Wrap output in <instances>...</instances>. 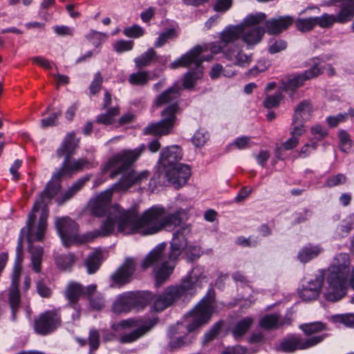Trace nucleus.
<instances>
[{"mask_svg": "<svg viewBox=\"0 0 354 354\" xmlns=\"http://www.w3.org/2000/svg\"><path fill=\"white\" fill-rule=\"evenodd\" d=\"M145 149L142 145L133 150H122L113 156L104 165L102 171L112 170L110 178H114L121 175L120 180L113 185L111 189H107L90 201L92 214L96 216L107 215L100 230L87 233L84 236L85 241H91L98 236L110 235L117 225L118 230L124 234L139 233L149 235L158 232L163 228L168 230L180 226L173 234L170 243L171 250L168 257L164 254L165 244H160L154 248L142 261L143 269L153 267L156 270V285L161 286L173 272L175 261L187 246V236L191 232V226L188 224L180 225L185 212L183 209L174 214L166 215L162 207H152L139 216L133 209H124L115 205L111 206L113 190H127L132 185L140 184L149 177V171L136 173L131 169L133 162L140 156Z\"/></svg>", "mask_w": 354, "mask_h": 354, "instance_id": "nucleus-1", "label": "nucleus"}, {"mask_svg": "<svg viewBox=\"0 0 354 354\" xmlns=\"http://www.w3.org/2000/svg\"><path fill=\"white\" fill-rule=\"evenodd\" d=\"M47 203H42L41 206L33 210L28 214L26 227L21 230L18 239L16 251H23V241L24 234L29 243L28 251L31 254V266L36 272L41 271V257L43 248L41 246H34V241H41L47 227V218L48 214Z\"/></svg>", "mask_w": 354, "mask_h": 354, "instance_id": "nucleus-2", "label": "nucleus"}, {"mask_svg": "<svg viewBox=\"0 0 354 354\" xmlns=\"http://www.w3.org/2000/svg\"><path fill=\"white\" fill-rule=\"evenodd\" d=\"M204 267L197 266L189 274L181 280L179 285L170 286L159 295H156L152 308L160 312L171 306L178 300L185 301L194 295L197 288H201V281L205 278Z\"/></svg>", "mask_w": 354, "mask_h": 354, "instance_id": "nucleus-3", "label": "nucleus"}, {"mask_svg": "<svg viewBox=\"0 0 354 354\" xmlns=\"http://www.w3.org/2000/svg\"><path fill=\"white\" fill-rule=\"evenodd\" d=\"M180 86L175 84L157 96L154 102L156 106L171 104L162 111L161 120L152 123L144 129L145 135L162 136L171 132L176 120V113L178 109V105L176 100L180 97Z\"/></svg>", "mask_w": 354, "mask_h": 354, "instance_id": "nucleus-4", "label": "nucleus"}, {"mask_svg": "<svg viewBox=\"0 0 354 354\" xmlns=\"http://www.w3.org/2000/svg\"><path fill=\"white\" fill-rule=\"evenodd\" d=\"M350 258L346 253L337 254L328 268L327 283L328 288L325 298L330 301H337L343 298L347 290Z\"/></svg>", "mask_w": 354, "mask_h": 354, "instance_id": "nucleus-5", "label": "nucleus"}, {"mask_svg": "<svg viewBox=\"0 0 354 354\" xmlns=\"http://www.w3.org/2000/svg\"><path fill=\"white\" fill-rule=\"evenodd\" d=\"M266 15L258 12L248 16L243 24L226 28L221 33V43L225 44L236 40L240 36L248 45H255L261 40L265 30L256 26L266 19Z\"/></svg>", "mask_w": 354, "mask_h": 354, "instance_id": "nucleus-6", "label": "nucleus"}, {"mask_svg": "<svg viewBox=\"0 0 354 354\" xmlns=\"http://www.w3.org/2000/svg\"><path fill=\"white\" fill-rule=\"evenodd\" d=\"M87 164H88V161L86 158L77 160L72 159L71 157L64 158L60 168L53 174L51 180L47 183L45 189L40 193L39 198L35 201L33 210L39 208L42 203H47L48 204L57 194L61 188L60 183L62 177L71 176L73 173L81 171Z\"/></svg>", "mask_w": 354, "mask_h": 354, "instance_id": "nucleus-7", "label": "nucleus"}, {"mask_svg": "<svg viewBox=\"0 0 354 354\" xmlns=\"http://www.w3.org/2000/svg\"><path fill=\"white\" fill-rule=\"evenodd\" d=\"M330 5L339 3V12L336 15L324 13L315 17L316 25L322 28H330L334 24H344L351 21L354 17V0H330Z\"/></svg>", "mask_w": 354, "mask_h": 354, "instance_id": "nucleus-8", "label": "nucleus"}, {"mask_svg": "<svg viewBox=\"0 0 354 354\" xmlns=\"http://www.w3.org/2000/svg\"><path fill=\"white\" fill-rule=\"evenodd\" d=\"M213 301L214 291L209 290L201 302L189 313V316L192 317L190 323L187 326L189 333L206 324L210 319Z\"/></svg>", "mask_w": 354, "mask_h": 354, "instance_id": "nucleus-9", "label": "nucleus"}, {"mask_svg": "<svg viewBox=\"0 0 354 354\" xmlns=\"http://www.w3.org/2000/svg\"><path fill=\"white\" fill-rule=\"evenodd\" d=\"M61 324L62 317L57 310H47L35 319L33 328L37 334L45 336L56 330Z\"/></svg>", "mask_w": 354, "mask_h": 354, "instance_id": "nucleus-10", "label": "nucleus"}, {"mask_svg": "<svg viewBox=\"0 0 354 354\" xmlns=\"http://www.w3.org/2000/svg\"><path fill=\"white\" fill-rule=\"evenodd\" d=\"M207 50L205 46L197 45L188 51L186 54L183 55L180 59H178L171 63L170 68L172 69L178 67H189L194 65L196 68L201 69V66L203 61L209 62L212 59V55L207 57L201 56V53Z\"/></svg>", "mask_w": 354, "mask_h": 354, "instance_id": "nucleus-11", "label": "nucleus"}, {"mask_svg": "<svg viewBox=\"0 0 354 354\" xmlns=\"http://www.w3.org/2000/svg\"><path fill=\"white\" fill-rule=\"evenodd\" d=\"M325 335H316L307 339L299 336H291L284 339L280 344L281 351L287 353L294 352L296 350H304L320 343Z\"/></svg>", "mask_w": 354, "mask_h": 354, "instance_id": "nucleus-12", "label": "nucleus"}, {"mask_svg": "<svg viewBox=\"0 0 354 354\" xmlns=\"http://www.w3.org/2000/svg\"><path fill=\"white\" fill-rule=\"evenodd\" d=\"M55 226L65 246L68 247L77 241L78 225L74 221L68 217L57 218Z\"/></svg>", "mask_w": 354, "mask_h": 354, "instance_id": "nucleus-13", "label": "nucleus"}, {"mask_svg": "<svg viewBox=\"0 0 354 354\" xmlns=\"http://www.w3.org/2000/svg\"><path fill=\"white\" fill-rule=\"evenodd\" d=\"M21 271V265H14L12 283L8 291V304L11 310V319L12 321L16 320V315L21 303L20 293L18 288Z\"/></svg>", "mask_w": 354, "mask_h": 354, "instance_id": "nucleus-14", "label": "nucleus"}, {"mask_svg": "<svg viewBox=\"0 0 354 354\" xmlns=\"http://www.w3.org/2000/svg\"><path fill=\"white\" fill-rule=\"evenodd\" d=\"M322 73V68L318 64L314 63L308 70L298 75L290 76L286 81H283V88L286 91H293L303 86L306 81L317 77Z\"/></svg>", "mask_w": 354, "mask_h": 354, "instance_id": "nucleus-15", "label": "nucleus"}, {"mask_svg": "<svg viewBox=\"0 0 354 354\" xmlns=\"http://www.w3.org/2000/svg\"><path fill=\"white\" fill-rule=\"evenodd\" d=\"M165 171L167 180L176 188L185 185L191 176L189 166L185 164L176 165Z\"/></svg>", "mask_w": 354, "mask_h": 354, "instance_id": "nucleus-16", "label": "nucleus"}, {"mask_svg": "<svg viewBox=\"0 0 354 354\" xmlns=\"http://www.w3.org/2000/svg\"><path fill=\"white\" fill-rule=\"evenodd\" d=\"M180 325L173 326L169 328L168 331V336L169 341L168 342L167 348L170 352H174L179 350L183 347L192 345L194 340L195 337L194 335L187 334L183 336L176 337L178 334Z\"/></svg>", "mask_w": 354, "mask_h": 354, "instance_id": "nucleus-17", "label": "nucleus"}, {"mask_svg": "<svg viewBox=\"0 0 354 354\" xmlns=\"http://www.w3.org/2000/svg\"><path fill=\"white\" fill-rule=\"evenodd\" d=\"M136 263L134 259L128 257L122 265L111 276L113 283L121 286L129 283L134 273Z\"/></svg>", "mask_w": 354, "mask_h": 354, "instance_id": "nucleus-18", "label": "nucleus"}, {"mask_svg": "<svg viewBox=\"0 0 354 354\" xmlns=\"http://www.w3.org/2000/svg\"><path fill=\"white\" fill-rule=\"evenodd\" d=\"M182 149L177 145L167 147L162 149L160 155L159 163L165 171L180 165L178 162L182 159Z\"/></svg>", "mask_w": 354, "mask_h": 354, "instance_id": "nucleus-19", "label": "nucleus"}, {"mask_svg": "<svg viewBox=\"0 0 354 354\" xmlns=\"http://www.w3.org/2000/svg\"><path fill=\"white\" fill-rule=\"evenodd\" d=\"M324 279V272L319 270L314 280H311L308 285L299 291L300 297L304 301H310L318 297Z\"/></svg>", "mask_w": 354, "mask_h": 354, "instance_id": "nucleus-20", "label": "nucleus"}, {"mask_svg": "<svg viewBox=\"0 0 354 354\" xmlns=\"http://www.w3.org/2000/svg\"><path fill=\"white\" fill-rule=\"evenodd\" d=\"M157 322L158 318L149 319L145 321L143 324L138 327L136 329L130 333H123L121 335L119 338V342L122 344H129L136 341L149 332L152 328L156 325Z\"/></svg>", "mask_w": 354, "mask_h": 354, "instance_id": "nucleus-21", "label": "nucleus"}, {"mask_svg": "<svg viewBox=\"0 0 354 354\" xmlns=\"http://www.w3.org/2000/svg\"><path fill=\"white\" fill-rule=\"evenodd\" d=\"M293 18L290 16H283L273 18L266 22V32L270 35H279L286 30L292 23Z\"/></svg>", "mask_w": 354, "mask_h": 354, "instance_id": "nucleus-22", "label": "nucleus"}, {"mask_svg": "<svg viewBox=\"0 0 354 354\" xmlns=\"http://www.w3.org/2000/svg\"><path fill=\"white\" fill-rule=\"evenodd\" d=\"M79 146V140L75 138L74 132H70L65 136L62 145L57 149V157L64 158L71 157L75 153Z\"/></svg>", "mask_w": 354, "mask_h": 354, "instance_id": "nucleus-23", "label": "nucleus"}, {"mask_svg": "<svg viewBox=\"0 0 354 354\" xmlns=\"http://www.w3.org/2000/svg\"><path fill=\"white\" fill-rule=\"evenodd\" d=\"M225 57L235 66L247 67L252 62V57L243 53L238 46H233L225 52Z\"/></svg>", "mask_w": 354, "mask_h": 354, "instance_id": "nucleus-24", "label": "nucleus"}, {"mask_svg": "<svg viewBox=\"0 0 354 354\" xmlns=\"http://www.w3.org/2000/svg\"><path fill=\"white\" fill-rule=\"evenodd\" d=\"M133 308L130 292L119 295L112 305V311L116 314L128 313Z\"/></svg>", "mask_w": 354, "mask_h": 354, "instance_id": "nucleus-25", "label": "nucleus"}, {"mask_svg": "<svg viewBox=\"0 0 354 354\" xmlns=\"http://www.w3.org/2000/svg\"><path fill=\"white\" fill-rule=\"evenodd\" d=\"M90 180L89 176H85L79 178L60 197L57 199L59 205H63L65 202L73 197V196L79 192Z\"/></svg>", "mask_w": 354, "mask_h": 354, "instance_id": "nucleus-26", "label": "nucleus"}, {"mask_svg": "<svg viewBox=\"0 0 354 354\" xmlns=\"http://www.w3.org/2000/svg\"><path fill=\"white\" fill-rule=\"evenodd\" d=\"M313 107L309 100H304L298 104L295 109L293 118L303 122L308 121L312 115Z\"/></svg>", "mask_w": 354, "mask_h": 354, "instance_id": "nucleus-27", "label": "nucleus"}, {"mask_svg": "<svg viewBox=\"0 0 354 354\" xmlns=\"http://www.w3.org/2000/svg\"><path fill=\"white\" fill-rule=\"evenodd\" d=\"M323 252L319 245H308L302 248L298 253L297 258L302 263H307L316 258Z\"/></svg>", "mask_w": 354, "mask_h": 354, "instance_id": "nucleus-28", "label": "nucleus"}, {"mask_svg": "<svg viewBox=\"0 0 354 354\" xmlns=\"http://www.w3.org/2000/svg\"><path fill=\"white\" fill-rule=\"evenodd\" d=\"M130 293L133 308H144L151 301L154 303L156 296L149 292H130Z\"/></svg>", "mask_w": 354, "mask_h": 354, "instance_id": "nucleus-29", "label": "nucleus"}, {"mask_svg": "<svg viewBox=\"0 0 354 354\" xmlns=\"http://www.w3.org/2000/svg\"><path fill=\"white\" fill-rule=\"evenodd\" d=\"M102 257V253L99 251H95L88 255L85 261V266L88 274H93L99 269Z\"/></svg>", "mask_w": 354, "mask_h": 354, "instance_id": "nucleus-30", "label": "nucleus"}, {"mask_svg": "<svg viewBox=\"0 0 354 354\" xmlns=\"http://www.w3.org/2000/svg\"><path fill=\"white\" fill-rule=\"evenodd\" d=\"M157 58L158 55L156 52L153 48H150L147 50V51L134 59L136 67L138 68L146 67L150 65L153 59Z\"/></svg>", "mask_w": 354, "mask_h": 354, "instance_id": "nucleus-31", "label": "nucleus"}, {"mask_svg": "<svg viewBox=\"0 0 354 354\" xmlns=\"http://www.w3.org/2000/svg\"><path fill=\"white\" fill-rule=\"evenodd\" d=\"M253 322L251 317H245L238 322L232 330V334L235 338L241 337L246 333Z\"/></svg>", "mask_w": 354, "mask_h": 354, "instance_id": "nucleus-32", "label": "nucleus"}, {"mask_svg": "<svg viewBox=\"0 0 354 354\" xmlns=\"http://www.w3.org/2000/svg\"><path fill=\"white\" fill-rule=\"evenodd\" d=\"M82 294H83V288L77 283H70L66 291V297L71 303H75Z\"/></svg>", "mask_w": 354, "mask_h": 354, "instance_id": "nucleus-33", "label": "nucleus"}, {"mask_svg": "<svg viewBox=\"0 0 354 354\" xmlns=\"http://www.w3.org/2000/svg\"><path fill=\"white\" fill-rule=\"evenodd\" d=\"M281 324L282 322L277 314L267 315L262 317L259 322L260 326L266 329L274 328Z\"/></svg>", "mask_w": 354, "mask_h": 354, "instance_id": "nucleus-34", "label": "nucleus"}, {"mask_svg": "<svg viewBox=\"0 0 354 354\" xmlns=\"http://www.w3.org/2000/svg\"><path fill=\"white\" fill-rule=\"evenodd\" d=\"M55 261L59 269L67 270L74 265L75 257L71 253L60 255L56 258Z\"/></svg>", "mask_w": 354, "mask_h": 354, "instance_id": "nucleus-35", "label": "nucleus"}, {"mask_svg": "<svg viewBox=\"0 0 354 354\" xmlns=\"http://www.w3.org/2000/svg\"><path fill=\"white\" fill-rule=\"evenodd\" d=\"M202 69L196 68L195 71H188L185 75L183 81V87L191 88L194 87L195 81L202 76Z\"/></svg>", "mask_w": 354, "mask_h": 354, "instance_id": "nucleus-36", "label": "nucleus"}, {"mask_svg": "<svg viewBox=\"0 0 354 354\" xmlns=\"http://www.w3.org/2000/svg\"><path fill=\"white\" fill-rule=\"evenodd\" d=\"M119 114V109L118 107H113L103 114L99 115L96 118V122L105 125H109L113 123V118Z\"/></svg>", "mask_w": 354, "mask_h": 354, "instance_id": "nucleus-37", "label": "nucleus"}, {"mask_svg": "<svg viewBox=\"0 0 354 354\" xmlns=\"http://www.w3.org/2000/svg\"><path fill=\"white\" fill-rule=\"evenodd\" d=\"M295 26L301 32H308L311 30L316 26V20L315 17H309L306 19H297L295 21Z\"/></svg>", "mask_w": 354, "mask_h": 354, "instance_id": "nucleus-38", "label": "nucleus"}, {"mask_svg": "<svg viewBox=\"0 0 354 354\" xmlns=\"http://www.w3.org/2000/svg\"><path fill=\"white\" fill-rule=\"evenodd\" d=\"M178 37V33L174 28H169L167 31L162 32L154 44L155 47H162L168 39H174Z\"/></svg>", "mask_w": 354, "mask_h": 354, "instance_id": "nucleus-39", "label": "nucleus"}, {"mask_svg": "<svg viewBox=\"0 0 354 354\" xmlns=\"http://www.w3.org/2000/svg\"><path fill=\"white\" fill-rule=\"evenodd\" d=\"M149 80L147 71H140L130 75L129 82L133 85H144Z\"/></svg>", "mask_w": 354, "mask_h": 354, "instance_id": "nucleus-40", "label": "nucleus"}, {"mask_svg": "<svg viewBox=\"0 0 354 354\" xmlns=\"http://www.w3.org/2000/svg\"><path fill=\"white\" fill-rule=\"evenodd\" d=\"M325 326L322 322H314L309 324H304L300 326V328L307 335H311L314 333L323 330Z\"/></svg>", "mask_w": 354, "mask_h": 354, "instance_id": "nucleus-41", "label": "nucleus"}, {"mask_svg": "<svg viewBox=\"0 0 354 354\" xmlns=\"http://www.w3.org/2000/svg\"><path fill=\"white\" fill-rule=\"evenodd\" d=\"M335 323H342L346 326L354 327V314L336 315L332 317Z\"/></svg>", "mask_w": 354, "mask_h": 354, "instance_id": "nucleus-42", "label": "nucleus"}, {"mask_svg": "<svg viewBox=\"0 0 354 354\" xmlns=\"http://www.w3.org/2000/svg\"><path fill=\"white\" fill-rule=\"evenodd\" d=\"M346 182V177L342 174L331 176L328 177L325 182L324 185L328 187H333L339 185H343Z\"/></svg>", "mask_w": 354, "mask_h": 354, "instance_id": "nucleus-43", "label": "nucleus"}, {"mask_svg": "<svg viewBox=\"0 0 354 354\" xmlns=\"http://www.w3.org/2000/svg\"><path fill=\"white\" fill-rule=\"evenodd\" d=\"M281 99V93L280 92L276 93L274 95L267 96L263 101V105L267 109L278 106Z\"/></svg>", "mask_w": 354, "mask_h": 354, "instance_id": "nucleus-44", "label": "nucleus"}, {"mask_svg": "<svg viewBox=\"0 0 354 354\" xmlns=\"http://www.w3.org/2000/svg\"><path fill=\"white\" fill-rule=\"evenodd\" d=\"M221 323L217 322L216 323L208 332H207L203 337V344H207L210 342H212L216 336L218 334L221 328Z\"/></svg>", "mask_w": 354, "mask_h": 354, "instance_id": "nucleus-45", "label": "nucleus"}, {"mask_svg": "<svg viewBox=\"0 0 354 354\" xmlns=\"http://www.w3.org/2000/svg\"><path fill=\"white\" fill-rule=\"evenodd\" d=\"M233 0H215L213 9L215 12L224 13L231 8Z\"/></svg>", "mask_w": 354, "mask_h": 354, "instance_id": "nucleus-46", "label": "nucleus"}, {"mask_svg": "<svg viewBox=\"0 0 354 354\" xmlns=\"http://www.w3.org/2000/svg\"><path fill=\"white\" fill-rule=\"evenodd\" d=\"M124 34L129 37H140L145 33L144 29L138 25H133L131 27L124 28Z\"/></svg>", "mask_w": 354, "mask_h": 354, "instance_id": "nucleus-47", "label": "nucleus"}, {"mask_svg": "<svg viewBox=\"0 0 354 354\" xmlns=\"http://www.w3.org/2000/svg\"><path fill=\"white\" fill-rule=\"evenodd\" d=\"M208 138V133L206 131L200 130L194 133L192 142L196 147H201L205 144Z\"/></svg>", "mask_w": 354, "mask_h": 354, "instance_id": "nucleus-48", "label": "nucleus"}, {"mask_svg": "<svg viewBox=\"0 0 354 354\" xmlns=\"http://www.w3.org/2000/svg\"><path fill=\"white\" fill-rule=\"evenodd\" d=\"M133 46V41L119 40L116 41L113 48L117 53H121L124 51L131 50Z\"/></svg>", "mask_w": 354, "mask_h": 354, "instance_id": "nucleus-49", "label": "nucleus"}, {"mask_svg": "<svg viewBox=\"0 0 354 354\" xmlns=\"http://www.w3.org/2000/svg\"><path fill=\"white\" fill-rule=\"evenodd\" d=\"M88 344L91 351H95L100 345V334L95 329H91L89 332Z\"/></svg>", "mask_w": 354, "mask_h": 354, "instance_id": "nucleus-50", "label": "nucleus"}, {"mask_svg": "<svg viewBox=\"0 0 354 354\" xmlns=\"http://www.w3.org/2000/svg\"><path fill=\"white\" fill-rule=\"evenodd\" d=\"M106 34L92 30L88 33L86 37L95 46L98 47L102 43V37H106Z\"/></svg>", "mask_w": 354, "mask_h": 354, "instance_id": "nucleus-51", "label": "nucleus"}, {"mask_svg": "<svg viewBox=\"0 0 354 354\" xmlns=\"http://www.w3.org/2000/svg\"><path fill=\"white\" fill-rule=\"evenodd\" d=\"M103 78L100 72H97L95 75L94 80L90 85V92L93 95L97 93L101 88Z\"/></svg>", "mask_w": 354, "mask_h": 354, "instance_id": "nucleus-52", "label": "nucleus"}, {"mask_svg": "<svg viewBox=\"0 0 354 354\" xmlns=\"http://www.w3.org/2000/svg\"><path fill=\"white\" fill-rule=\"evenodd\" d=\"M62 114L61 111L57 113H53L50 117L42 119L41 120V126L42 128L54 127L57 124V120Z\"/></svg>", "mask_w": 354, "mask_h": 354, "instance_id": "nucleus-53", "label": "nucleus"}, {"mask_svg": "<svg viewBox=\"0 0 354 354\" xmlns=\"http://www.w3.org/2000/svg\"><path fill=\"white\" fill-rule=\"evenodd\" d=\"M286 47L287 43L284 40H274L273 43L270 44L268 50L270 53L275 54L285 50Z\"/></svg>", "mask_w": 354, "mask_h": 354, "instance_id": "nucleus-54", "label": "nucleus"}, {"mask_svg": "<svg viewBox=\"0 0 354 354\" xmlns=\"http://www.w3.org/2000/svg\"><path fill=\"white\" fill-rule=\"evenodd\" d=\"M304 122H305L298 120H297L295 121V118L292 119V125L293 127H292V130L291 131V134L292 136H295L297 138V137L301 136L304 133V131H305L304 125Z\"/></svg>", "mask_w": 354, "mask_h": 354, "instance_id": "nucleus-55", "label": "nucleus"}, {"mask_svg": "<svg viewBox=\"0 0 354 354\" xmlns=\"http://www.w3.org/2000/svg\"><path fill=\"white\" fill-rule=\"evenodd\" d=\"M354 225V213L341 224L338 229L343 234H347L353 229Z\"/></svg>", "mask_w": 354, "mask_h": 354, "instance_id": "nucleus-56", "label": "nucleus"}, {"mask_svg": "<svg viewBox=\"0 0 354 354\" xmlns=\"http://www.w3.org/2000/svg\"><path fill=\"white\" fill-rule=\"evenodd\" d=\"M37 292L42 297H50L51 295V290L46 285L42 279L37 282Z\"/></svg>", "mask_w": 354, "mask_h": 354, "instance_id": "nucleus-57", "label": "nucleus"}, {"mask_svg": "<svg viewBox=\"0 0 354 354\" xmlns=\"http://www.w3.org/2000/svg\"><path fill=\"white\" fill-rule=\"evenodd\" d=\"M250 137L241 136L237 138L232 145L235 146L239 149H245L250 147Z\"/></svg>", "mask_w": 354, "mask_h": 354, "instance_id": "nucleus-58", "label": "nucleus"}, {"mask_svg": "<svg viewBox=\"0 0 354 354\" xmlns=\"http://www.w3.org/2000/svg\"><path fill=\"white\" fill-rule=\"evenodd\" d=\"M201 248L196 245L188 246L186 250V255L191 261L198 259L201 256Z\"/></svg>", "mask_w": 354, "mask_h": 354, "instance_id": "nucleus-59", "label": "nucleus"}, {"mask_svg": "<svg viewBox=\"0 0 354 354\" xmlns=\"http://www.w3.org/2000/svg\"><path fill=\"white\" fill-rule=\"evenodd\" d=\"M258 240L244 236H239L236 240V243L243 247H256L258 245Z\"/></svg>", "mask_w": 354, "mask_h": 354, "instance_id": "nucleus-60", "label": "nucleus"}, {"mask_svg": "<svg viewBox=\"0 0 354 354\" xmlns=\"http://www.w3.org/2000/svg\"><path fill=\"white\" fill-rule=\"evenodd\" d=\"M55 32L59 36H72L73 28L66 26H55L53 27Z\"/></svg>", "mask_w": 354, "mask_h": 354, "instance_id": "nucleus-61", "label": "nucleus"}, {"mask_svg": "<svg viewBox=\"0 0 354 354\" xmlns=\"http://www.w3.org/2000/svg\"><path fill=\"white\" fill-rule=\"evenodd\" d=\"M310 131L315 136V138L317 140H320L327 135V131L319 124H316L312 127Z\"/></svg>", "mask_w": 354, "mask_h": 354, "instance_id": "nucleus-62", "label": "nucleus"}, {"mask_svg": "<svg viewBox=\"0 0 354 354\" xmlns=\"http://www.w3.org/2000/svg\"><path fill=\"white\" fill-rule=\"evenodd\" d=\"M221 74L224 76H230V73H225V71H223V66L220 64L214 65L209 73L212 79H216L220 77Z\"/></svg>", "mask_w": 354, "mask_h": 354, "instance_id": "nucleus-63", "label": "nucleus"}, {"mask_svg": "<svg viewBox=\"0 0 354 354\" xmlns=\"http://www.w3.org/2000/svg\"><path fill=\"white\" fill-rule=\"evenodd\" d=\"M91 306L95 310H101L104 306V301L101 296L90 298Z\"/></svg>", "mask_w": 354, "mask_h": 354, "instance_id": "nucleus-64", "label": "nucleus"}]
</instances>
